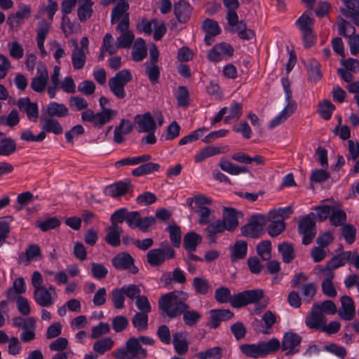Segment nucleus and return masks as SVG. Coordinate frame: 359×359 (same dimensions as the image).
Returning a JSON list of instances; mask_svg holds the SVG:
<instances>
[{
	"instance_id": "obj_35",
	"label": "nucleus",
	"mask_w": 359,
	"mask_h": 359,
	"mask_svg": "<svg viewBox=\"0 0 359 359\" xmlns=\"http://www.w3.org/2000/svg\"><path fill=\"white\" fill-rule=\"evenodd\" d=\"M79 4L77 10L78 18L81 22H85L93 15L94 2L93 1L79 0Z\"/></svg>"
},
{
	"instance_id": "obj_20",
	"label": "nucleus",
	"mask_w": 359,
	"mask_h": 359,
	"mask_svg": "<svg viewBox=\"0 0 359 359\" xmlns=\"http://www.w3.org/2000/svg\"><path fill=\"white\" fill-rule=\"evenodd\" d=\"M20 110L26 113L27 118L31 121H36L39 117L38 105L35 102H32L28 97L20 98L17 103Z\"/></svg>"
},
{
	"instance_id": "obj_2",
	"label": "nucleus",
	"mask_w": 359,
	"mask_h": 359,
	"mask_svg": "<svg viewBox=\"0 0 359 359\" xmlns=\"http://www.w3.org/2000/svg\"><path fill=\"white\" fill-rule=\"evenodd\" d=\"M155 340L147 336L130 337L126 342V346L112 352L116 359H142L147 356V349L142 345L151 346Z\"/></svg>"
},
{
	"instance_id": "obj_30",
	"label": "nucleus",
	"mask_w": 359,
	"mask_h": 359,
	"mask_svg": "<svg viewBox=\"0 0 359 359\" xmlns=\"http://www.w3.org/2000/svg\"><path fill=\"white\" fill-rule=\"evenodd\" d=\"M41 256L40 248L35 244L30 245L25 252H22L18 259V264L27 266L30 262Z\"/></svg>"
},
{
	"instance_id": "obj_34",
	"label": "nucleus",
	"mask_w": 359,
	"mask_h": 359,
	"mask_svg": "<svg viewBox=\"0 0 359 359\" xmlns=\"http://www.w3.org/2000/svg\"><path fill=\"white\" fill-rule=\"evenodd\" d=\"M352 252L351 251H345L341 254L334 257L327 264L326 271H332L341 266H344L346 262L351 261Z\"/></svg>"
},
{
	"instance_id": "obj_51",
	"label": "nucleus",
	"mask_w": 359,
	"mask_h": 359,
	"mask_svg": "<svg viewBox=\"0 0 359 359\" xmlns=\"http://www.w3.org/2000/svg\"><path fill=\"white\" fill-rule=\"evenodd\" d=\"M194 211L198 214L200 224H208L214 218L213 211L206 206L196 207Z\"/></svg>"
},
{
	"instance_id": "obj_60",
	"label": "nucleus",
	"mask_w": 359,
	"mask_h": 359,
	"mask_svg": "<svg viewBox=\"0 0 359 359\" xmlns=\"http://www.w3.org/2000/svg\"><path fill=\"white\" fill-rule=\"evenodd\" d=\"M145 73L151 83L155 84L158 82L160 77V69L156 64L144 63Z\"/></svg>"
},
{
	"instance_id": "obj_54",
	"label": "nucleus",
	"mask_w": 359,
	"mask_h": 359,
	"mask_svg": "<svg viewBox=\"0 0 359 359\" xmlns=\"http://www.w3.org/2000/svg\"><path fill=\"white\" fill-rule=\"evenodd\" d=\"M262 355H269L277 351L280 347V343L276 338H272L268 341L259 343Z\"/></svg>"
},
{
	"instance_id": "obj_8",
	"label": "nucleus",
	"mask_w": 359,
	"mask_h": 359,
	"mask_svg": "<svg viewBox=\"0 0 359 359\" xmlns=\"http://www.w3.org/2000/svg\"><path fill=\"white\" fill-rule=\"evenodd\" d=\"M130 20L128 16L122 19L116 27V30L120 33L116 41L121 48H129L135 40V34L130 30Z\"/></svg>"
},
{
	"instance_id": "obj_10",
	"label": "nucleus",
	"mask_w": 359,
	"mask_h": 359,
	"mask_svg": "<svg viewBox=\"0 0 359 359\" xmlns=\"http://www.w3.org/2000/svg\"><path fill=\"white\" fill-rule=\"evenodd\" d=\"M57 297L55 287L50 285L48 287L43 286L34 290L33 297L37 304L41 307L51 306Z\"/></svg>"
},
{
	"instance_id": "obj_31",
	"label": "nucleus",
	"mask_w": 359,
	"mask_h": 359,
	"mask_svg": "<svg viewBox=\"0 0 359 359\" xmlns=\"http://www.w3.org/2000/svg\"><path fill=\"white\" fill-rule=\"evenodd\" d=\"M175 14L180 22H186L191 14L192 8L184 0H181L175 4Z\"/></svg>"
},
{
	"instance_id": "obj_64",
	"label": "nucleus",
	"mask_w": 359,
	"mask_h": 359,
	"mask_svg": "<svg viewBox=\"0 0 359 359\" xmlns=\"http://www.w3.org/2000/svg\"><path fill=\"white\" fill-rule=\"evenodd\" d=\"M166 230L169 233L170 241L174 247L179 248L181 243L182 231L180 228L175 225H170Z\"/></svg>"
},
{
	"instance_id": "obj_7",
	"label": "nucleus",
	"mask_w": 359,
	"mask_h": 359,
	"mask_svg": "<svg viewBox=\"0 0 359 359\" xmlns=\"http://www.w3.org/2000/svg\"><path fill=\"white\" fill-rule=\"evenodd\" d=\"M315 214L310 212L303 217L299 222L298 231L299 234L303 235L302 243L304 245L310 244L316 234L315 228Z\"/></svg>"
},
{
	"instance_id": "obj_16",
	"label": "nucleus",
	"mask_w": 359,
	"mask_h": 359,
	"mask_svg": "<svg viewBox=\"0 0 359 359\" xmlns=\"http://www.w3.org/2000/svg\"><path fill=\"white\" fill-rule=\"evenodd\" d=\"M134 123L137 126L139 133L156 131V123L150 112L137 114L134 118Z\"/></svg>"
},
{
	"instance_id": "obj_48",
	"label": "nucleus",
	"mask_w": 359,
	"mask_h": 359,
	"mask_svg": "<svg viewBox=\"0 0 359 359\" xmlns=\"http://www.w3.org/2000/svg\"><path fill=\"white\" fill-rule=\"evenodd\" d=\"M16 142L11 137H6L0 140V156H8L16 150Z\"/></svg>"
},
{
	"instance_id": "obj_4",
	"label": "nucleus",
	"mask_w": 359,
	"mask_h": 359,
	"mask_svg": "<svg viewBox=\"0 0 359 359\" xmlns=\"http://www.w3.org/2000/svg\"><path fill=\"white\" fill-rule=\"evenodd\" d=\"M175 257V251L172 246L162 243L161 248L150 250L147 255V262L152 267L161 266L166 259H171Z\"/></svg>"
},
{
	"instance_id": "obj_41",
	"label": "nucleus",
	"mask_w": 359,
	"mask_h": 359,
	"mask_svg": "<svg viewBox=\"0 0 359 359\" xmlns=\"http://www.w3.org/2000/svg\"><path fill=\"white\" fill-rule=\"evenodd\" d=\"M334 276V274L332 271H327L325 274V278L322 282L323 292L324 294L330 297H334L337 294V290L332 283Z\"/></svg>"
},
{
	"instance_id": "obj_45",
	"label": "nucleus",
	"mask_w": 359,
	"mask_h": 359,
	"mask_svg": "<svg viewBox=\"0 0 359 359\" xmlns=\"http://www.w3.org/2000/svg\"><path fill=\"white\" fill-rule=\"evenodd\" d=\"M88 53L74 48L72 53V63L74 69L79 70L84 67L86 62V54Z\"/></svg>"
},
{
	"instance_id": "obj_1",
	"label": "nucleus",
	"mask_w": 359,
	"mask_h": 359,
	"mask_svg": "<svg viewBox=\"0 0 359 359\" xmlns=\"http://www.w3.org/2000/svg\"><path fill=\"white\" fill-rule=\"evenodd\" d=\"M264 297V291L261 289L245 290L233 296L228 287H219L215 292V300L221 304L229 302L234 308L255 303Z\"/></svg>"
},
{
	"instance_id": "obj_25",
	"label": "nucleus",
	"mask_w": 359,
	"mask_h": 359,
	"mask_svg": "<svg viewBox=\"0 0 359 359\" xmlns=\"http://www.w3.org/2000/svg\"><path fill=\"white\" fill-rule=\"evenodd\" d=\"M172 342L175 351L179 355H184L189 351V341L187 338V333L184 332H176L172 334Z\"/></svg>"
},
{
	"instance_id": "obj_18",
	"label": "nucleus",
	"mask_w": 359,
	"mask_h": 359,
	"mask_svg": "<svg viewBox=\"0 0 359 359\" xmlns=\"http://www.w3.org/2000/svg\"><path fill=\"white\" fill-rule=\"evenodd\" d=\"M302 337L294 332H288L284 334L282 340V349L286 352V355L294 354L299 351V346Z\"/></svg>"
},
{
	"instance_id": "obj_56",
	"label": "nucleus",
	"mask_w": 359,
	"mask_h": 359,
	"mask_svg": "<svg viewBox=\"0 0 359 359\" xmlns=\"http://www.w3.org/2000/svg\"><path fill=\"white\" fill-rule=\"evenodd\" d=\"M320 63L315 60H311L308 65V74H309V79L312 82H317L321 79V72L320 70Z\"/></svg>"
},
{
	"instance_id": "obj_27",
	"label": "nucleus",
	"mask_w": 359,
	"mask_h": 359,
	"mask_svg": "<svg viewBox=\"0 0 359 359\" xmlns=\"http://www.w3.org/2000/svg\"><path fill=\"white\" fill-rule=\"evenodd\" d=\"M129 9V4L126 0H119L118 1L116 6L111 11V23L112 25L116 23H119V22L126 18V16L129 18V13H128V10Z\"/></svg>"
},
{
	"instance_id": "obj_14",
	"label": "nucleus",
	"mask_w": 359,
	"mask_h": 359,
	"mask_svg": "<svg viewBox=\"0 0 359 359\" xmlns=\"http://www.w3.org/2000/svg\"><path fill=\"white\" fill-rule=\"evenodd\" d=\"M30 14V6L26 4H21L19 6V10L15 13L11 14L8 17L7 24L11 29H18L24 22V20L29 18Z\"/></svg>"
},
{
	"instance_id": "obj_9",
	"label": "nucleus",
	"mask_w": 359,
	"mask_h": 359,
	"mask_svg": "<svg viewBox=\"0 0 359 359\" xmlns=\"http://www.w3.org/2000/svg\"><path fill=\"white\" fill-rule=\"evenodd\" d=\"M266 222V217L263 215H252L248 223L242 227L243 235L250 238L259 237L263 233Z\"/></svg>"
},
{
	"instance_id": "obj_50",
	"label": "nucleus",
	"mask_w": 359,
	"mask_h": 359,
	"mask_svg": "<svg viewBox=\"0 0 359 359\" xmlns=\"http://www.w3.org/2000/svg\"><path fill=\"white\" fill-rule=\"evenodd\" d=\"M242 108L241 103L235 102L231 103L229 109V114L224 119V123H229L238 121L242 116Z\"/></svg>"
},
{
	"instance_id": "obj_62",
	"label": "nucleus",
	"mask_w": 359,
	"mask_h": 359,
	"mask_svg": "<svg viewBox=\"0 0 359 359\" xmlns=\"http://www.w3.org/2000/svg\"><path fill=\"white\" fill-rule=\"evenodd\" d=\"M338 27L339 34L346 37L348 38L353 35H356L355 34V28L354 26L340 17L339 18Z\"/></svg>"
},
{
	"instance_id": "obj_58",
	"label": "nucleus",
	"mask_w": 359,
	"mask_h": 359,
	"mask_svg": "<svg viewBox=\"0 0 359 359\" xmlns=\"http://www.w3.org/2000/svg\"><path fill=\"white\" fill-rule=\"evenodd\" d=\"M113 345L114 341L109 337H106L97 341L93 344V350L97 353L102 355L109 351L113 347Z\"/></svg>"
},
{
	"instance_id": "obj_44",
	"label": "nucleus",
	"mask_w": 359,
	"mask_h": 359,
	"mask_svg": "<svg viewBox=\"0 0 359 359\" xmlns=\"http://www.w3.org/2000/svg\"><path fill=\"white\" fill-rule=\"evenodd\" d=\"M223 354L224 349L222 348L215 346L197 353L195 357L198 359H221Z\"/></svg>"
},
{
	"instance_id": "obj_6",
	"label": "nucleus",
	"mask_w": 359,
	"mask_h": 359,
	"mask_svg": "<svg viewBox=\"0 0 359 359\" xmlns=\"http://www.w3.org/2000/svg\"><path fill=\"white\" fill-rule=\"evenodd\" d=\"M116 114L117 111L114 109H106L95 114L92 109H86L81 114V119L84 122L91 123L95 127L101 128Z\"/></svg>"
},
{
	"instance_id": "obj_40",
	"label": "nucleus",
	"mask_w": 359,
	"mask_h": 359,
	"mask_svg": "<svg viewBox=\"0 0 359 359\" xmlns=\"http://www.w3.org/2000/svg\"><path fill=\"white\" fill-rule=\"evenodd\" d=\"M60 68L56 65L53 67V72L50 75L51 85L47 88V93L50 98H54L57 90L60 89Z\"/></svg>"
},
{
	"instance_id": "obj_49",
	"label": "nucleus",
	"mask_w": 359,
	"mask_h": 359,
	"mask_svg": "<svg viewBox=\"0 0 359 359\" xmlns=\"http://www.w3.org/2000/svg\"><path fill=\"white\" fill-rule=\"evenodd\" d=\"M148 313L137 312L132 318V324L138 331H144L148 327Z\"/></svg>"
},
{
	"instance_id": "obj_19",
	"label": "nucleus",
	"mask_w": 359,
	"mask_h": 359,
	"mask_svg": "<svg viewBox=\"0 0 359 359\" xmlns=\"http://www.w3.org/2000/svg\"><path fill=\"white\" fill-rule=\"evenodd\" d=\"M327 319L322 312H320L318 307H313L311 313L306 317V325L316 330L321 331Z\"/></svg>"
},
{
	"instance_id": "obj_47",
	"label": "nucleus",
	"mask_w": 359,
	"mask_h": 359,
	"mask_svg": "<svg viewBox=\"0 0 359 359\" xmlns=\"http://www.w3.org/2000/svg\"><path fill=\"white\" fill-rule=\"evenodd\" d=\"M160 168V165L158 163L147 162L139 167L135 168L132 171V175L135 177L148 175L155 171H158Z\"/></svg>"
},
{
	"instance_id": "obj_57",
	"label": "nucleus",
	"mask_w": 359,
	"mask_h": 359,
	"mask_svg": "<svg viewBox=\"0 0 359 359\" xmlns=\"http://www.w3.org/2000/svg\"><path fill=\"white\" fill-rule=\"evenodd\" d=\"M225 230H226L225 224L221 219H218L210 224L205 229V231L210 240L213 239L216 234L222 233Z\"/></svg>"
},
{
	"instance_id": "obj_33",
	"label": "nucleus",
	"mask_w": 359,
	"mask_h": 359,
	"mask_svg": "<svg viewBox=\"0 0 359 359\" xmlns=\"http://www.w3.org/2000/svg\"><path fill=\"white\" fill-rule=\"evenodd\" d=\"M107 233L105 237V241L113 247H117L121 244V236L123 229L118 225H110L107 228Z\"/></svg>"
},
{
	"instance_id": "obj_61",
	"label": "nucleus",
	"mask_w": 359,
	"mask_h": 359,
	"mask_svg": "<svg viewBox=\"0 0 359 359\" xmlns=\"http://www.w3.org/2000/svg\"><path fill=\"white\" fill-rule=\"evenodd\" d=\"M296 24L302 33H308L312 31L313 20L306 13H304L297 20Z\"/></svg>"
},
{
	"instance_id": "obj_24",
	"label": "nucleus",
	"mask_w": 359,
	"mask_h": 359,
	"mask_svg": "<svg viewBox=\"0 0 359 359\" xmlns=\"http://www.w3.org/2000/svg\"><path fill=\"white\" fill-rule=\"evenodd\" d=\"M229 149L228 145H222L221 147L208 146L195 155L194 160L196 163L202 162L207 158L219 154H225L228 152Z\"/></svg>"
},
{
	"instance_id": "obj_52",
	"label": "nucleus",
	"mask_w": 359,
	"mask_h": 359,
	"mask_svg": "<svg viewBox=\"0 0 359 359\" xmlns=\"http://www.w3.org/2000/svg\"><path fill=\"white\" fill-rule=\"evenodd\" d=\"M193 287L196 294L202 295L207 294L211 288L208 280L201 277H195L194 278Z\"/></svg>"
},
{
	"instance_id": "obj_42",
	"label": "nucleus",
	"mask_w": 359,
	"mask_h": 359,
	"mask_svg": "<svg viewBox=\"0 0 359 359\" xmlns=\"http://www.w3.org/2000/svg\"><path fill=\"white\" fill-rule=\"evenodd\" d=\"M201 241L202 237L199 234L195 232L187 233L184 237V247L188 252H194Z\"/></svg>"
},
{
	"instance_id": "obj_43",
	"label": "nucleus",
	"mask_w": 359,
	"mask_h": 359,
	"mask_svg": "<svg viewBox=\"0 0 359 359\" xmlns=\"http://www.w3.org/2000/svg\"><path fill=\"white\" fill-rule=\"evenodd\" d=\"M294 112V104L285 106V108L270 121L269 127L273 128L279 126L285 121Z\"/></svg>"
},
{
	"instance_id": "obj_46",
	"label": "nucleus",
	"mask_w": 359,
	"mask_h": 359,
	"mask_svg": "<svg viewBox=\"0 0 359 359\" xmlns=\"http://www.w3.org/2000/svg\"><path fill=\"white\" fill-rule=\"evenodd\" d=\"M278 251L281 254L282 259L285 263L291 262L295 257L294 246L289 243H282L278 245Z\"/></svg>"
},
{
	"instance_id": "obj_59",
	"label": "nucleus",
	"mask_w": 359,
	"mask_h": 359,
	"mask_svg": "<svg viewBox=\"0 0 359 359\" xmlns=\"http://www.w3.org/2000/svg\"><path fill=\"white\" fill-rule=\"evenodd\" d=\"M257 253L260 257L267 261L271 259V243L270 241H264L257 244L256 247Z\"/></svg>"
},
{
	"instance_id": "obj_17",
	"label": "nucleus",
	"mask_w": 359,
	"mask_h": 359,
	"mask_svg": "<svg viewBox=\"0 0 359 359\" xmlns=\"http://www.w3.org/2000/svg\"><path fill=\"white\" fill-rule=\"evenodd\" d=\"M132 191L129 180L120 181L105 187L104 194L112 198H118Z\"/></svg>"
},
{
	"instance_id": "obj_38",
	"label": "nucleus",
	"mask_w": 359,
	"mask_h": 359,
	"mask_svg": "<svg viewBox=\"0 0 359 359\" xmlns=\"http://www.w3.org/2000/svg\"><path fill=\"white\" fill-rule=\"evenodd\" d=\"M183 314V322L189 327H194L201 320L202 315L200 312L190 309L189 305L187 304V307L182 312Z\"/></svg>"
},
{
	"instance_id": "obj_55",
	"label": "nucleus",
	"mask_w": 359,
	"mask_h": 359,
	"mask_svg": "<svg viewBox=\"0 0 359 359\" xmlns=\"http://www.w3.org/2000/svg\"><path fill=\"white\" fill-rule=\"evenodd\" d=\"M125 294L122 287L115 288L111 292V299L113 306L116 309H122L125 306Z\"/></svg>"
},
{
	"instance_id": "obj_5",
	"label": "nucleus",
	"mask_w": 359,
	"mask_h": 359,
	"mask_svg": "<svg viewBox=\"0 0 359 359\" xmlns=\"http://www.w3.org/2000/svg\"><path fill=\"white\" fill-rule=\"evenodd\" d=\"M132 79L133 76L130 72L126 69H122L109 79V88L114 96L118 99H123L126 96L125 86Z\"/></svg>"
},
{
	"instance_id": "obj_11",
	"label": "nucleus",
	"mask_w": 359,
	"mask_h": 359,
	"mask_svg": "<svg viewBox=\"0 0 359 359\" xmlns=\"http://www.w3.org/2000/svg\"><path fill=\"white\" fill-rule=\"evenodd\" d=\"M49 79L48 71L46 66L39 63L37 66L36 75L32 79L30 86L36 93H42L47 86Z\"/></svg>"
},
{
	"instance_id": "obj_28",
	"label": "nucleus",
	"mask_w": 359,
	"mask_h": 359,
	"mask_svg": "<svg viewBox=\"0 0 359 359\" xmlns=\"http://www.w3.org/2000/svg\"><path fill=\"white\" fill-rule=\"evenodd\" d=\"M50 27L51 22H48L45 20H42L38 23L36 36L37 46L43 55H46V51L44 48V41L49 33Z\"/></svg>"
},
{
	"instance_id": "obj_29",
	"label": "nucleus",
	"mask_w": 359,
	"mask_h": 359,
	"mask_svg": "<svg viewBox=\"0 0 359 359\" xmlns=\"http://www.w3.org/2000/svg\"><path fill=\"white\" fill-rule=\"evenodd\" d=\"M133 126L128 119H122L119 124L115 128L114 132V141L120 144L124 141L123 136L132 132Z\"/></svg>"
},
{
	"instance_id": "obj_23",
	"label": "nucleus",
	"mask_w": 359,
	"mask_h": 359,
	"mask_svg": "<svg viewBox=\"0 0 359 359\" xmlns=\"http://www.w3.org/2000/svg\"><path fill=\"white\" fill-rule=\"evenodd\" d=\"M233 316L229 309H213L210 311L208 325L213 329L217 328L222 321L228 320Z\"/></svg>"
},
{
	"instance_id": "obj_12",
	"label": "nucleus",
	"mask_w": 359,
	"mask_h": 359,
	"mask_svg": "<svg viewBox=\"0 0 359 359\" xmlns=\"http://www.w3.org/2000/svg\"><path fill=\"white\" fill-rule=\"evenodd\" d=\"M233 47L227 43L222 42L215 45L209 51L208 58L211 62H219L233 54Z\"/></svg>"
},
{
	"instance_id": "obj_53",
	"label": "nucleus",
	"mask_w": 359,
	"mask_h": 359,
	"mask_svg": "<svg viewBox=\"0 0 359 359\" xmlns=\"http://www.w3.org/2000/svg\"><path fill=\"white\" fill-rule=\"evenodd\" d=\"M120 49L117 41H114V38L110 33H107L104 38L102 46V50H105L110 55L116 53Z\"/></svg>"
},
{
	"instance_id": "obj_3",
	"label": "nucleus",
	"mask_w": 359,
	"mask_h": 359,
	"mask_svg": "<svg viewBox=\"0 0 359 359\" xmlns=\"http://www.w3.org/2000/svg\"><path fill=\"white\" fill-rule=\"evenodd\" d=\"M189 294L182 290L168 292L161 297L158 300V307L163 316L175 318L182 314L187 307L185 303L189 298Z\"/></svg>"
},
{
	"instance_id": "obj_39",
	"label": "nucleus",
	"mask_w": 359,
	"mask_h": 359,
	"mask_svg": "<svg viewBox=\"0 0 359 359\" xmlns=\"http://www.w3.org/2000/svg\"><path fill=\"white\" fill-rule=\"evenodd\" d=\"M248 245L245 241H238L231 249V260L236 262L239 259H244L247 255Z\"/></svg>"
},
{
	"instance_id": "obj_22",
	"label": "nucleus",
	"mask_w": 359,
	"mask_h": 359,
	"mask_svg": "<svg viewBox=\"0 0 359 359\" xmlns=\"http://www.w3.org/2000/svg\"><path fill=\"white\" fill-rule=\"evenodd\" d=\"M41 114H46L47 116L53 118L54 117L63 118L69 115V109L62 103L51 102L43 109Z\"/></svg>"
},
{
	"instance_id": "obj_26",
	"label": "nucleus",
	"mask_w": 359,
	"mask_h": 359,
	"mask_svg": "<svg viewBox=\"0 0 359 359\" xmlns=\"http://www.w3.org/2000/svg\"><path fill=\"white\" fill-rule=\"evenodd\" d=\"M40 121L42 132L45 133H53L55 135H59L63 131L61 124L55 118L48 117L46 114H41Z\"/></svg>"
},
{
	"instance_id": "obj_37",
	"label": "nucleus",
	"mask_w": 359,
	"mask_h": 359,
	"mask_svg": "<svg viewBox=\"0 0 359 359\" xmlns=\"http://www.w3.org/2000/svg\"><path fill=\"white\" fill-rule=\"evenodd\" d=\"M147 55L145 41L142 38H137L133 45L132 58L135 62L143 60Z\"/></svg>"
},
{
	"instance_id": "obj_63",
	"label": "nucleus",
	"mask_w": 359,
	"mask_h": 359,
	"mask_svg": "<svg viewBox=\"0 0 359 359\" xmlns=\"http://www.w3.org/2000/svg\"><path fill=\"white\" fill-rule=\"evenodd\" d=\"M20 122L19 113L16 109H13L8 116H0V125L14 127Z\"/></svg>"
},
{
	"instance_id": "obj_21",
	"label": "nucleus",
	"mask_w": 359,
	"mask_h": 359,
	"mask_svg": "<svg viewBox=\"0 0 359 359\" xmlns=\"http://www.w3.org/2000/svg\"><path fill=\"white\" fill-rule=\"evenodd\" d=\"M341 307L338 311L339 317L344 320H351L355 316V305L353 299L346 295L341 298Z\"/></svg>"
},
{
	"instance_id": "obj_36",
	"label": "nucleus",
	"mask_w": 359,
	"mask_h": 359,
	"mask_svg": "<svg viewBox=\"0 0 359 359\" xmlns=\"http://www.w3.org/2000/svg\"><path fill=\"white\" fill-rule=\"evenodd\" d=\"M219 166L223 171L232 175H238L249 171L246 167L235 165L224 158H221Z\"/></svg>"
},
{
	"instance_id": "obj_32",
	"label": "nucleus",
	"mask_w": 359,
	"mask_h": 359,
	"mask_svg": "<svg viewBox=\"0 0 359 359\" xmlns=\"http://www.w3.org/2000/svg\"><path fill=\"white\" fill-rule=\"evenodd\" d=\"M221 220L225 224L227 231H233L238 225L236 209L224 208Z\"/></svg>"
},
{
	"instance_id": "obj_13",
	"label": "nucleus",
	"mask_w": 359,
	"mask_h": 359,
	"mask_svg": "<svg viewBox=\"0 0 359 359\" xmlns=\"http://www.w3.org/2000/svg\"><path fill=\"white\" fill-rule=\"evenodd\" d=\"M111 264L117 270H128L133 274L138 272L134 265V259L127 252H121L111 259Z\"/></svg>"
},
{
	"instance_id": "obj_15",
	"label": "nucleus",
	"mask_w": 359,
	"mask_h": 359,
	"mask_svg": "<svg viewBox=\"0 0 359 359\" xmlns=\"http://www.w3.org/2000/svg\"><path fill=\"white\" fill-rule=\"evenodd\" d=\"M344 7H341V13L347 18L351 19L353 23L359 27V0H341Z\"/></svg>"
}]
</instances>
